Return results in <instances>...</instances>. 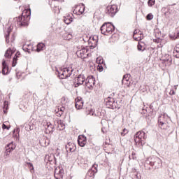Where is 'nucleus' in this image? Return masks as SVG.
Segmentation results:
<instances>
[{"instance_id": "nucleus-1", "label": "nucleus", "mask_w": 179, "mask_h": 179, "mask_svg": "<svg viewBox=\"0 0 179 179\" xmlns=\"http://www.w3.org/2000/svg\"><path fill=\"white\" fill-rule=\"evenodd\" d=\"M30 15H31V10L30 9L24 10L22 13V16L15 17L13 20L12 26H15V27H20L22 26H29Z\"/></svg>"}, {"instance_id": "nucleus-2", "label": "nucleus", "mask_w": 179, "mask_h": 179, "mask_svg": "<svg viewBox=\"0 0 179 179\" xmlns=\"http://www.w3.org/2000/svg\"><path fill=\"white\" fill-rule=\"evenodd\" d=\"M114 30H115V27L110 22H106L101 27V33L104 34V36L112 34Z\"/></svg>"}, {"instance_id": "nucleus-3", "label": "nucleus", "mask_w": 179, "mask_h": 179, "mask_svg": "<svg viewBox=\"0 0 179 179\" xmlns=\"http://www.w3.org/2000/svg\"><path fill=\"white\" fill-rule=\"evenodd\" d=\"M146 134L143 131H140L134 135V141L138 145H142V143L146 141Z\"/></svg>"}, {"instance_id": "nucleus-4", "label": "nucleus", "mask_w": 179, "mask_h": 179, "mask_svg": "<svg viewBox=\"0 0 179 179\" xmlns=\"http://www.w3.org/2000/svg\"><path fill=\"white\" fill-rule=\"evenodd\" d=\"M72 71L73 70L71 68H63L58 71V75L60 79H66L72 75Z\"/></svg>"}, {"instance_id": "nucleus-5", "label": "nucleus", "mask_w": 179, "mask_h": 179, "mask_svg": "<svg viewBox=\"0 0 179 179\" xmlns=\"http://www.w3.org/2000/svg\"><path fill=\"white\" fill-rule=\"evenodd\" d=\"M117 12H118V10L117 6L115 5L108 6L106 10V13L107 15H109L110 17H114Z\"/></svg>"}, {"instance_id": "nucleus-6", "label": "nucleus", "mask_w": 179, "mask_h": 179, "mask_svg": "<svg viewBox=\"0 0 179 179\" xmlns=\"http://www.w3.org/2000/svg\"><path fill=\"white\" fill-rule=\"evenodd\" d=\"M169 115H167L166 113L161 114L158 117V124L162 129H164V125H166V122L167 121Z\"/></svg>"}, {"instance_id": "nucleus-7", "label": "nucleus", "mask_w": 179, "mask_h": 179, "mask_svg": "<svg viewBox=\"0 0 179 179\" xmlns=\"http://www.w3.org/2000/svg\"><path fill=\"white\" fill-rule=\"evenodd\" d=\"M87 48L82 46L78 48V50L76 52V55L79 58H83V59L87 58Z\"/></svg>"}, {"instance_id": "nucleus-8", "label": "nucleus", "mask_w": 179, "mask_h": 179, "mask_svg": "<svg viewBox=\"0 0 179 179\" xmlns=\"http://www.w3.org/2000/svg\"><path fill=\"white\" fill-rule=\"evenodd\" d=\"M54 174H55V178L63 179L64 174V168H62V166H59V167L56 168L55 170Z\"/></svg>"}, {"instance_id": "nucleus-9", "label": "nucleus", "mask_w": 179, "mask_h": 179, "mask_svg": "<svg viewBox=\"0 0 179 179\" xmlns=\"http://www.w3.org/2000/svg\"><path fill=\"white\" fill-rule=\"evenodd\" d=\"M163 164L162 159L159 157H155L150 162V166H155V169H160Z\"/></svg>"}, {"instance_id": "nucleus-10", "label": "nucleus", "mask_w": 179, "mask_h": 179, "mask_svg": "<svg viewBox=\"0 0 179 179\" xmlns=\"http://www.w3.org/2000/svg\"><path fill=\"white\" fill-rule=\"evenodd\" d=\"M16 149V145L13 143V142L10 143L6 146V152L4 153L5 156H9L10 152Z\"/></svg>"}, {"instance_id": "nucleus-11", "label": "nucleus", "mask_w": 179, "mask_h": 179, "mask_svg": "<svg viewBox=\"0 0 179 179\" xmlns=\"http://www.w3.org/2000/svg\"><path fill=\"white\" fill-rule=\"evenodd\" d=\"M96 84V80L93 77H88L85 81V86L88 89H93V86Z\"/></svg>"}, {"instance_id": "nucleus-12", "label": "nucleus", "mask_w": 179, "mask_h": 179, "mask_svg": "<svg viewBox=\"0 0 179 179\" xmlns=\"http://www.w3.org/2000/svg\"><path fill=\"white\" fill-rule=\"evenodd\" d=\"M74 80L75 86L78 87L80 85H83V82L86 80V77L84 75L80 74Z\"/></svg>"}, {"instance_id": "nucleus-13", "label": "nucleus", "mask_w": 179, "mask_h": 179, "mask_svg": "<svg viewBox=\"0 0 179 179\" xmlns=\"http://www.w3.org/2000/svg\"><path fill=\"white\" fill-rule=\"evenodd\" d=\"M43 125L47 134H51V132H54V126L51 124V122H46Z\"/></svg>"}, {"instance_id": "nucleus-14", "label": "nucleus", "mask_w": 179, "mask_h": 179, "mask_svg": "<svg viewBox=\"0 0 179 179\" xmlns=\"http://www.w3.org/2000/svg\"><path fill=\"white\" fill-rule=\"evenodd\" d=\"M87 140L85 136H82L81 137L79 136L78 139L79 146H80L81 148H83L85 146V145H86V143H87Z\"/></svg>"}, {"instance_id": "nucleus-15", "label": "nucleus", "mask_w": 179, "mask_h": 179, "mask_svg": "<svg viewBox=\"0 0 179 179\" xmlns=\"http://www.w3.org/2000/svg\"><path fill=\"white\" fill-rule=\"evenodd\" d=\"M106 104L108 107V108H113V106L115 100L113 98L108 97L105 99Z\"/></svg>"}, {"instance_id": "nucleus-16", "label": "nucleus", "mask_w": 179, "mask_h": 179, "mask_svg": "<svg viewBox=\"0 0 179 179\" xmlns=\"http://www.w3.org/2000/svg\"><path fill=\"white\" fill-rule=\"evenodd\" d=\"M131 76L129 74H125L123 76V79L122 80V85H126V86H129L131 82H129V78Z\"/></svg>"}, {"instance_id": "nucleus-17", "label": "nucleus", "mask_w": 179, "mask_h": 179, "mask_svg": "<svg viewBox=\"0 0 179 179\" xmlns=\"http://www.w3.org/2000/svg\"><path fill=\"white\" fill-rule=\"evenodd\" d=\"M2 71L1 73L3 75H8V72H9V68L8 67V65L6 64V62L5 60H3L2 62Z\"/></svg>"}, {"instance_id": "nucleus-18", "label": "nucleus", "mask_w": 179, "mask_h": 179, "mask_svg": "<svg viewBox=\"0 0 179 179\" xmlns=\"http://www.w3.org/2000/svg\"><path fill=\"white\" fill-rule=\"evenodd\" d=\"M24 129L26 131H28V132H29V131H33L34 128H36V125H34L32 123H25L24 124Z\"/></svg>"}, {"instance_id": "nucleus-19", "label": "nucleus", "mask_w": 179, "mask_h": 179, "mask_svg": "<svg viewBox=\"0 0 179 179\" xmlns=\"http://www.w3.org/2000/svg\"><path fill=\"white\" fill-rule=\"evenodd\" d=\"M15 52V49H11V48H9L6 50L5 55H4V57L6 58H10V57H12V55H13V53Z\"/></svg>"}, {"instance_id": "nucleus-20", "label": "nucleus", "mask_w": 179, "mask_h": 179, "mask_svg": "<svg viewBox=\"0 0 179 179\" xmlns=\"http://www.w3.org/2000/svg\"><path fill=\"white\" fill-rule=\"evenodd\" d=\"M76 108L77 110H82L83 108V101L78 99L76 102Z\"/></svg>"}, {"instance_id": "nucleus-21", "label": "nucleus", "mask_w": 179, "mask_h": 179, "mask_svg": "<svg viewBox=\"0 0 179 179\" xmlns=\"http://www.w3.org/2000/svg\"><path fill=\"white\" fill-rule=\"evenodd\" d=\"M73 13H74V15H80V6L76 5L73 7Z\"/></svg>"}, {"instance_id": "nucleus-22", "label": "nucleus", "mask_w": 179, "mask_h": 179, "mask_svg": "<svg viewBox=\"0 0 179 179\" xmlns=\"http://www.w3.org/2000/svg\"><path fill=\"white\" fill-rule=\"evenodd\" d=\"M173 57L179 58V45H177L173 50Z\"/></svg>"}, {"instance_id": "nucleus-23", "label": "nucleus", "mask_w": 179, "mask_h": 179, "mask_svg": "<svg viewBox=\"0 0 179 179\" xmlns=\"http://www.w3.org/2000/svg\"><path fill=\"white\" fill-rule=\"evenodd\" d=\"M121 108V102L115 100V102H113V105L112 106V110H114V108Z\"/></svg>"}, {"instance_id": "nucleus-24", "label": "nucleus", "mask_w": 179, "mask_h": 179, "mask_svg": "<svg viewBox=\"0 0 179 179\" xmlns=\"http://www.w3.org/2000/svg\"><path fill=\"white\" fill-rule=\"evenodd\" d=\"M138 51H144L145 50V43L143 42H139L137 45Z\"/></svg>"}, {"instance_id": "nucleus-25", "label": "nucleus", "mask_w": 179, "mask_h": 179, "mask_svg": "<svg viewBox=\"0 0 179 179\" xmlns=\"http://www.w3.org/2000/svg\"><path fill=\"white\" fill-rule=\"evenodd\" d=\"M19 55H20V52H17L15 57L13 59V66H16V62L17 61V58H19Z\"/></svg>"}, {"instance_id": "nucleus-26", "label": "nucleus", "mask_w": 179, "mask_h": 179, "mask_svg": "<svg viewBox=\"0 0 179 179\" xmlns=\"http://www.w3.org/2000/svg\"><path fill=\"white\" fill-rule=\"evenodd\" d=\"M44 47H45V45L43 43H40L37 45V49L36 51L38 52H40V51H43Z\"/></svg>"}, {"instance_id": "nucleus-27", "label": "nucleus", "mask_w": 179, "mask_h": 179, "mask_svg": "<svg viewBox=\"0 0 179 179\" xmlns=\"http://www.w3.org/2000/svg\"><path fill=\"white\" fill-rule=\"evenodd\" d=\"M10 31H12V30L10 29V27L7 29L6 34H5L6 43H9V34H10Z\"/></svg>"}, {"instance_id": "nucleus-28", "label": "nucleus", "mask_w": 179, "mask_h": 179, "mask_svg": "<svg viewBox=\"0 0 179 179\" xmlns=\"http://www.w3.org/2000/svg\"><path fill=\"white\" fill-rule=\"evenodd\" d=\"M87 115H92V117H96V115L94 113V110L91 108L87 111Z\"/></svg>"}, {"instance_id": "nucleus-29", "label": "nucleus", "mask_w": 179, "mask_h": 179, "mask_svg": "<svg viewBox=\"0 0 179 179\" xmlns=\"http://www.w3.org/2000/svg\"><path fill=\"white\" fill-rule=\"evenodd\" d=\"M40 143H41V146H43V147L48 146V143L47 142V139H45V138H42L40 141Z\"/></svg>"}, {"instance_id": "nucleus-30", "label": "nucleus", "mask_w": 179, "mask_h": 179, "mask_svg": "<svg viewBox=\"0 0 179 179\" xmlns=\"http://www.w3.org/2000/svg\"><path fill=\"white\" fill-rule=\"evenodd\" d=\"M136 34H138V30H135L134 31V35H133L134 40H136V41H138V40H142L143 38V36H140V38L136 37L135 36Z\"/></svg>"}, {"instance_id": "nucleus-31", "label": "nucleus", "mask_w": 179, "mask_h": 179, "mask_svg": "<svg viewBox=\"0 0 179 179\" xmlns=\"http://www.w3.org/2000/svg\"><path fill=\"white\" fill-rule=\"evenodd\" d=\"M64 22L66 24H71V23H72V18H69V17H64Z\"/></svg>"}, {"instance_id": "nucleus-32", "label": "nucleus", "mask_w": 179, "mask_h": 179, "mask_svg": "<svg viewBox=\"0 0 179 179\" xmlns=\"http://www.w3.org/2000/svg\"><path fill=\"white\" fill-rule=\"evenodd\" d=\"M97 167H99V166L97 165V164H94L92 165V167L91 169L93 173H97L98 170H97Z\"/></svg>"}, {"instance_id": "nucleus-33", "label": "nucleus", "mask_w": 179, "mask_h": 179, "mask_svg": "<svg viewBox=\"0 0 179 179\" xmlns=\"http://www.w3.org/2000/svg\"><path fill=\"white\" fill-rule=\"evenodd\" d=\"M78 6L80 8V15H82L85 12V4L81 3V4L78 5Z\"/></svg>"}, {"instance_id": "nucleus-34", "label": "nucleus", "mask_w": 179, "mask_h": 179, "mask_svg": "<svg viewBox=\"0 0 179 179\" xmlns=\"http://www.w3.org/2000/svg\"><path fill=\"white\" fill-rule=\"evenodd\" d=\"M129 131L127 129H124L122 132H121V136H125L127 134H128Z\"/></svg>"}, {"instance_id": "nucleus-35", "label": "nucleus", "mask_w": 179, "mask_h": 179, "mask_svg": "<svg viewBox=\"0 0 179 179\" xmlns=\"http://www.w3.org/2000/svg\"><path fill=\"white\" fill-rule=\"evenodd\" d=\"M155 0H149L148 3V6H153V5H155Z\"/></svg>"}, {"instance_id": "nucleus-36", "label": "nucleus", "mask_w": 179, "mask_h": 179, "mask_svg": "<svg viewBox=\"0 0 179 179\" xmlns=\"http://www.w3.org/2000/svg\"><path fill=\"white\" fill-rule=\"evenodd\" d=\"M3 111H4V113H5V109L6 110H8V101H5L4 102H3Z\"/></svg>"}, {"instance_id": "nucleus-37", "label": "nucleus", "mask_w": 179, "mask_h": 179, "mask_svg": "<svg viewBox=\"0 0 179 179\" xmlns=\"http://www.w3.org/2000/svg\"><path fill=\"white\" fill-rule=\"evenodd\" d=\"M28 167H29L30 170H34V167L33 166V164L30 162H27Z\"/></svg>"}, {"instance_id": "nucleus-38", "label": "nucleus", "mask_w": 179, "mask_h": 179, "mask_svg": "<svg viewBox=\"0 0 179 179\" xmlns=\"http://www.w3.org/2000/svg\"><path fill=\"white\" fill-rule=\"evenodd\" d=\"M146 19L147 20H152V19H153V15L150 13L147 15Z\"/></svg>"}, {"instance_id": "nucleus-39", "label": "nucleus", "mask_w": 179, "mask_h": 179, "mask_svg": "<svg viewBox=\"0 0 179 179\" xmlns=\"http://www.w3.org/2000/svg\"><path fill=\"white\" fill-rule=\"evenodd\" d=\"M2 128H3V129H8V130H9L10 127H8V126H6V124H3Z\"/></svg>"}, {"instance_id": "nucleus-40", "label": "nucleus", "mask_w": 179, "mask_h": 179, "mask_svg": "<svg viewBox=\"0 0 179 179\" xmlns=\"http://www.w3.org/2000/svg\"><path fill=\"white\" fill-rule=\"evenodd\" d=\"M177 34H170V37L171 38H172V40H177V38H174V37H176Z\"/></svg>"}, {"instance_id": "nucleus-41", "label": "nucleus", "mask_w": 179, "mask_h": 179, "mask_svg": "<svg viewBox=\"0 0 179 179\" xmlns=\"http://www.w3.org/2000/svg\"><path fill=\"white\" fill-rule=\"evenodd\" d=\"M98 69H99V72H103L104 68L103 67V66H98Z\"/></svg>"}, {"instance_id": "nucleus-42", "label": "nucleus", "mask_w": 179, "mask_h": 179, "mask_svg": "<svg viewBox=\"0 0 179 179\" xmlns=\"http://www.w3.org/2000/svg\"><path fill=\"white\" fill-rule=\"evenodd\" d=\"M169 94L170 96H174V94H176V92L174 91V90H171Z\"/></svg>"}, {"instance_id": "nucleus-43", "label": "nucleus", "mask_w": 179, "mask_h": 179, "mask_svg": "<svg viewBox=\"0 0 179 179\" xmlns=\"http://www.w3.org/2000/svg\"><path fill=\"white\" fill-rule=\"evenodd\" d=\"M64 110H65V108H64V107L60 108V113L59 114L62 115Z\"/></svg>"}, {"instance_id": "nucleus-44", "label": "nucleus", "mask_w": 179, "mask_h": 179, "mask_svg": "<svg viewBox=\"0 0 179 179\" xmlns=\"http://www.w3.org/2000/svg\"><path fill=\"white\" fill-rule=\"evenodd\" d=\"M66 149H68V150H69V152H73V150H72V148H71V147H66Z\"/></svg>"}, {"instance_id": "nucleus-45", "label": "nucleus", "mask_w": 179, "mask_h": 179, "mask_svg": "<svg viewBox=\"0 0 179 179\" xmlns=\"http://www.w3.org/2000/svg\"><path fill=\"white\" fill-rule=\"evenodd\" d=\"M68 36H69V38H72V35L68 34Z\"/></svg>"}, {"instance_id": "nucleus-46", "label": "nucleus", "mask_w": 179, "mask_h": 179, "mask_svg": "<svg viewBox=\"0 0 179 179\" xmlns=\"http://www.w3.org/2000/svg\"><path fill=\"white\" fill-rule=\"evenodd\" d=\"M49 157H50V156L47 155V156L45 157V160H47V159H48Z\"/></svg>"}, {"instance_id": "nucleus-47", "label": "nucleus", "mask_w": 179, "mask_h": 179, "mask_svg": "<svg viewBox=\"0 0 179 179\" xmlns=\"http://www.w3.org/2000/svg\"><path fill=\"white\" fill-rule=\"evenodd\" d=\"M13 40H15V38H13V36L11 38V41H13Z\"/></svg>"}, {"instance_id": "nucleus-48", "label": "nucleus", "mask_w": 179, "mask_h": 179, "mask_svg": "<svg viewBox=\"0 0 179 179\" xmlns=\"http://www.w3.org/2000/svg\"><path fill=\"white\" fill-rule=\"evenodd\" d=\"M165 61H169V62H171V60H170V59H166Z\"/></svg>"}, {"instance_id": "nucleus-49", "label": "nucleus", "mask_w": 179, "mask_h": 179, "mask_svg": "<svg viewBox=\"0 0 179 179\" xmlns=\"http://www.w3.org/2000/svg\"><path fill=\"white\" fill-rule=\"evenodd\" d=\"M174 87H175V90H177V85H175Z\"/></svg>"}, {"instance_id": "nucleus-50", "label": "nucleus", "mask_w": 179, "mask_h": 179, "mask_svg": "<svg viewBox=\"0 0 179 179\" xmlns=\"http://www.w3.org/2000/svg\"><path fill=\"white\" fill-rule=\"evenodd\" d=\"M64 128L65 127H64V126H62V129H64Z\"/></svg>"}, {"instance_id": "nucleus-51", "label": "nucleus", "mask_w": 179, "mask_h": 179, "mask_svg": "<svg viewBox=\"0 0 179 179\" xmlns=\"http://www.w3.org/2000/svg\"><path fill=\"white\" fill-rule=\"evenodd\" d=\"M59 124H61V122H58V125H59Z\"/></svg>"}, {"instance_id": "nucleus-52", "label": "nucleus", "mask_w": 179, "mask_h": 179, "mask_svg": "<svg viewBox=\"0 0 179 179\" xmlns=\"http://www.w3.org/2000/svg\"><path fill=\"white\" fill-rule=\"evenodd\" d=\"M101 64H103V60L101 61Z\"/></svg>"}, {"instance_id": "nucleus-53", "label": "nucleus", "mask_w": 179, "mask_h": 179, "mask_svg": "<svg viewBox=\"0 0 179 179\" xmlns=\"http://www.w3.org/2000/svg\"><path fill=\"white\" fill-rule=\"evenodd\" d=\"M140 34H142V33L140 32Z\"/></svg>"}, {"instance_id": "nucleus-54", "label": "nucleus", "mask_w": 179, "mask_h": 179, "mask_svg": "<svg viewBox=\"0 0 179 179\" xmlns=\"http://www.w3.org/2000/svg\"><path fill=\"white\" fill-rule=\"evenodd\" d=\"M55 1H58V0H55Z\"/></svg>"}]
</instances>
